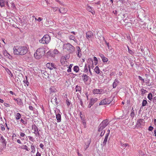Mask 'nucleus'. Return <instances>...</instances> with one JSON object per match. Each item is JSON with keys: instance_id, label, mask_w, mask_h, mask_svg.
Masks as SVG:
<instances>
[{"instance_id": "60", "label": "nucleus", "mask_w": 156, "mask_h": 156, "mask_svg": "<svg viewBox=\"0 0 156 156\" xmlns=\"http://www.w3.org/2000/svg\"><path fill=\"white\" fill-rule=\"evenodd\" d=\"M82 123H84L86 122L85 119L84 118H82V119H81Z\"/></svg>"}, {"instance_id": "30", "label": "nucleus", "mask_w": 156, "mask_h": 156, "mask_svg": "<svg viewBox=\"0 0 156 156\" xmlns=\"http://www.w3.org/2000/svg\"><path fill=\"white\" fill-rule=\"evenodd\" d=\"M0 141L3 144H5L6 145V142L3 136L1 137Z\"/></svg>"}, {"instance_id": "6", "label": "nucleus", "mask_w": 156, "mask_h": 156, "mask_svg": "<svg viewBox=\"0 0 156 156\" xmlns=\"http://www.w3.org/2000/svg\"><path fill=\"white\" fill-rule=\"evenodd\" d=\"M86 37L88 40H90L91 39L94 38V34L91 31H89L86 32Z\"/></svg>"}, {"instance_id": "33", "label": "nucleus", "mask_w": 156, "mask_h": 156, "mask_svg": "<svg viewBox=\"0 0 156 156\" xmlns=\"http://www.w3.org/2000/svg\"><path fill=\"white\" fill-rule=\"evenodd\" d=\"M94 70L95 73L97 74H98L100 73V69L99 67L98 66H96L94 68Z\"/></svg>"}, {"instance_id": "37", "label": "nucleus", "mask_w": 156, "mask_h": 156, "mask_svg": "<svg viewBox=\"0 0 156 156\" xmlns=\"http://www.w3.org/2000/svg\"><path fill=\"white\" fill-rule=\"evenodd\" d=\"M73 64H71L70 65L69 67V68L67 69V71L68 73H70L71 72V68L73 66Z\"/></svg>"}, {"instance_id": "7", "label": "nucleus", "mask_w": 156, "mask_h": 156, "mask_svg": "<svg viewBox=\"0 0 156 156\" xmlns=\"http://www.w3.org/2000/svg\"><path fill=\"white\" fill-rule=\"evenodd\" d=\"M32 129L34 131L33 133L37 136H39L40 135L38 128L35 124L32 125Z\"/></svg>"}, {"instance_id": "41", "label": "nucleus", "mask_w": 156, "mask_h": 156, "mask_svg": "<svg viewBox=\"0 0 156 156\" xmlns=\"http://www.w3.org/2000/svg\"><path fill=\"white\" fill-rule=\"evenodd\" d=\"M94 63L95 65H96L97 64L98 60L97 58L95 56L94 57Z\"/></svg>"}, {"instance_id": "8", "label": "nucleus", "mask_w": 156, "mask_h": 156, "mask_svg": "<svg viewBox=\"0 0 156 156\" xmlns=\"http://www.w3.org/2000/svg\"><path fill=\"white\" fill-rule=\"evenodd\" d=\"M111 102V100L109 98H105L102 100L99 103V105L108 104Z\"/></svg>"}, {"instance_id": "53", "label": "nucleus", "mask_w": 156, "mask_h": 156, "mask_svg": "<svg viewBox=\"0 0 156 156\" xmlns=\"http://www.w3.org/2000/svg\"><path fill=\"white\" fill-rule=\"evenodd\" d=\"M84 69V71L85 72H87L88 71L87 67L86 65L85 66Z\"/></svg>"}, {"instance_id": "48", "label": "nucleus", "mask_w": 156, "mask_h": 156, "mask_svg": "<svg viewBox=\"0 0 156 156\" xmlns=\"http://www.w3.org/2000/svg\"><path fill=\"white\" fill-rule=\"evenodd\" d=\"M0 127L1 128V129L2 131H4L5 130V128L3 125L1 124L0 125Z\"/></svg>"}, {"instance_id": "31", "label": "nucleus", "mask_w": 156, "mask_h": 156, "mask_svg": "<svg viewBox=\"0 0 156 156\" xmlns=\"http://www.w3.org/2000/svg\"><path fill=\"white\" fill-rule=\"evenodd\" d=\"M73 70L76 73H78L79 70V67L78 66H75L73 67Z\"/></svg>"}, {"instance_id": "63", "label": "nucleus", "mask_w": 156, "mask_h": 156, "mask_svg": "<svg viewBox=\"0 0 156 156\" xmlns=\"http://www.w3.org/2000/svg\"><path fill=\"white\" fill-rule=\"evenodd\" d=\"M17 142L19 144H21V142L20 139L17 140Z\"/></svg>"}, {"instance_id": "18", "label": "nucleus", "mask_w": 156, "mask_h": 156, "mask_svg": "<svg viewBox=\"0 0 156 156\" xmlns=\"http://www.w3.org/2000/svg\"><path fill=\"white\" fill-rule=\"evenodd\" d=\"M67 9L66 8H64L63 7L60 8L59 9V12L60 13H65L67 11Z\"/></svg>"}, {"instance_id": "35", "label": "nucleus", "mask_w": 156, "mask_h": 156, "mask_svg": "<svg viewBox=\"0 0 156 156\" xmlns=\"http://www.w3.org/2000/svg\"><path fill=\"white\" fill-rule=\"evenodd\" d=\"M21 117V115L20 113H17L16 115V120L19 119Z\"/></svg>"}, {"instance_id": "45", "label": "nucleus", "mask_w": 156, "mask_h": 156, "mask_svg": "<svg viewBox=\"0 0 156 156\" xmlns=\"http://www.w3.org/2000/svg\"><path fill=\"white\" fill-rule=\"evenodd\" d=\"M28 137H29V139L32 142L34 141V138L33 137L31 136H28Z\"/></svg>"}, {"instance_id": "9", "label": "nucleus", "mask_w": 156, "mask_h": 156, "mask_svg": "<svg viewBox=\"0 0 156 156\" xmlns=\"http://www.w3.org/2000/svg\"><path fill=\"white\" fill-rule=\"evenodd\" d=\"M88 68H89V72L90 73V74L91 75H92V73L91 72V71L90 69V66L91 67L92 66H93V59L91 58L89 59L88 60Z\"/></svg>"}, {"instance_id": "26", "label": "nucleus", "mask_w": 156, "mask_h": 156, "mask_svg": "<svg viewBox=\"0 0 156 156\" xmlns=\"http://www.w3.org/2000/svg\"><path fill=\"white\" fill-rule=\"evenodd\" d=\"M31 152L33 153H34L35 152V148L33 143H31Z\"/></svg>"}, {"instance_id": "36", "label": "nucleus", "mask_w": 156, "mask_h": 156, "mask_svg": "<svg viewBox=\"0 0 156 156\" xmlns=\"http://www.w3.org/2000/svg\"><path fill=\"white\" fill-rule=\"evenodd\" d=\"M76 91H80L81 90V87L79 86L76 85Z\"/></svg>"}, {"instance_id": "50", "label": "nucleus", "mask_w": 156, "mask_h": 156, "mask_svg": "<svg viewBox=\"0 0 156 156\" xmlns=\"http://www.w3.org/2000/svg\"><path fill=\"white\" fill-rule=\"evenodd\" d=\"M93 105V104H92L91 103L89 102V104L88 105V108H90Z\"/></svg>"}, {"instance_id": "1", "label": "nucleus", "mask_w": 156, "mask_h": 156, "mask_svg": "<svg viewBox=\"0 0 156 156\" xmlns=\"http://www.w3.org/2000/svg\"><path fill=\"white\" fill-rule=\"evenodd\" d=\"M13 53L15 55H23L28 51L27 47L25 46H17L13 48Z\"/></svg>"}, {"instance_id": "4", "label": "nucleus", "mask_w": 156, "mask_h": 156, "mask_svg": "<svg viewBox=\"0 0 156 156\" xmlns=\"http://www.w3.org/2000/svg\"><path fill=\"white\" fill-rule=\"evenodd\" d=\"M50 41L51 37L50 36L46 34L39 41V42L43 44H47L49 43Z\"/></svg>"}, {"instance_id": "28", "label": "nucleus", "mask_w": 156, "mask_h": 156, "mask_svg": "<svg viewBox=\"0 0 156 156\" xmlns=\"http://www.w3.org/2000/svg\"><path fill=\"white\" fill-rule=\"evenodd\" d=\"M14 99L16 101L17 103L19 105H21L22 104V101L19 98H14Z\"/></svg>"}, {"instance_id": "14", "label": "nucleus", "mask_w": 156, "mask_h": 156, "mask_svg": "<svg viewBox=\"0 0 156 156\" xmlns=\"http://www.w3.org/2000/svg\"><path fill=\"white\" fill-rule=\"evenodd\" d=\"M144 123V120L142 119H138L136 123V126L138 127H140L141 125H143Z\"/></svg>"}, {"instance_id": "22", "label": "nucleus", "mask_w": 156, "mask_h": 156, "mask_svg": "<svg viewBox=\"0 0 156 156\" xmlns=\"http://www.w3.org/2000/svg\"><path fill=\"white\" fill-rule=\"evenodd\" d=\"M119 83V81L117 79H115L113 83V87L115 88L116 87L117 84Z\"/></svg>"}, {"instance_id": "43", "label": "nucleus", "mask_w": 156, "mask_h": 156, "mask_svg": "<svg viewBox=\"0 0 156 156\" xmlns=\"http://www.w3.org/2000/svg\"><path fill=\"white\" fill-rule=\"evenodd\" d=\"M69 38L70 40H72L74 41L76 40L75 37L72 35H70L69 37Z\"/></svg>"}, {"instance_id": "52", "label": "nucleus", "mask_w": 156, "mask_h": 156, "mask_svg": "<svg viewBox=\"0 0 156 156\" xmlns=\"http://www.w3.org/2000/svg\"><path fill=\"white\" fill-rule=\"evenodd\" d=\"M130 115L132 117H134V113L133 110V111H132V112L130 114Z\"/></svg>"}, {"instance_id": "38", "label": "nucleus", "mask_w": 156, "mask_h": 156, "mask_svg": "<svg viewBox=\"0 0 156 156\" xmlns=\"http://www.w3.org/2000/svg\"><path fill=\"white\" fill-rule=\"evenodd\" d=\"M147 98L149 100H151L152 98V94L151 93H149L148 95Z\"/></svg>"}, {"instance_id": "56", "label": "nucleus", "mask_w": 156, "mask_h": 156, "mask_svg": "<svg viewBox=\"0 0 156 156\" xmlns=\"http://www.w3.org/2000/svg\"><path fill=\"white\" fill-rule=\"evenodd\" d=\"M153 127L151 126H150L148 128V130L149 131H152L153 129Z\"/></svg>"}, {"instance_id": "17", "label": "nucleus", "mask_w": 156, "mask_h": 156, "mask_svg": "<svg viewBox=\"0 0 156 156\" xmlns=\"http://www.w3.org/2000/svg\"><path fill=\"white\" fill-rule=\"evenodd\" d=\"M100 56L102 59V60L104 62H107L108 61V59L105 57L104 55L102 54H100Z\"/></svg>"}, {"instance_id": "23", "label": "nucleus", "mask_w": 156, "mask_h": 156, "mask_svg": "<svg viewBox=\"0 0 156 156\" xmlns=\"http://www.w3.org/2000/svg\"><path fill=\"white\" fill-rule=\"evenodd\" d=\"M20 138L22 140H24L25 139L26 135L23 133L20 132Z\"/></svg>"}, {"instance_id": "39", "label": "nucleus", "mask_w": 156, "mask_h": 156, "mask_svg": "<svg viewBox=\"0 0 156 156\" xmlns=\"http://www.w3.org/2000/svg\"><path fill=\"white\" fill-rule=\"evenodd\" d=\"M11 7L14 9H16V8L15 3L13 2H12L11 3Z\"/></svg>"}, {"instance_id": "20", "label": "nucleus", "mask_w": 156, "mask_h": 156, "mask_svg": "<svg viewBox=\"0 0 156 156\" xmlns=\"http://www.w3.org/2000/svg\"><path fill=\"white\" fill-rule=\"evenodd\" d=\"M63 44L62 42L60 40H58L57 41V43L56 44V47L57 48H58L61 46Z\"/></svg>"}, {"instance_id": "5", "label": "nucleus", "mask_w": 156, "mask_h": 156, "mask_svg": "<svg viewBox=\"0 0 156 156\" xmlns=\"http://www.w3.org/2000/svg\"><path fill=\"white\" fill-rule=\"evenodd\" d=\"M108 120L107 119L103 120L99 126L98 131L101 132L102 131L103 129L108 125Z\"/></svg>"}, {"instance_id": "62", "label": "nucleus", "mask_w": 156, "mask_h": 156, "mask_svg": "<svg viewBox=\"0 0 156 156\" xmlns=\"http://www.w3.org/2000/svg\"><path fill=\"white\" fill-rule=\"evenodd\" d=\"M36 156H41V154L38 151L36 154Z\"/></svg>"}, {"instance_id": "49", "label": "nucleus", "mask_w": 156, "mask_h": 156, "mask_svg": "<svg viewBox=\"0 0 156 156\" xmlns=\"http://www.w3.org/2000/svg\"><path fill=\"white\" fill-rule=\"evenodd\" d=\"M138 78L141 81H142L143 83H144V79H143L141 76H139Z\"/></svg>"}, {"instance_id": "25", "label": "nucleus", "mask_w": 156, "mask_h": 156, "mask_svg": "<svg viewBox=\"0 0 156 156\" xmlns=\"http://www.w3.org/2000/svg\"><path fill=\"white\" fill-rule=\"evenodd\" d=\"M19 148L25 149L27 151H29L30 150V149L26 145H23L19 147Z\"/></svg>"}, {"instance_id": "15", "label": "nucleus", "mask_w": 156, "mask_h": 156, "mask_svg": "<svg viewBox=\"0 0 156 156\" xmlns=\"http://www.w3.org/2000/svg\"><path fill=\"white\" fill-rule=\"evenodd\" d=\"M76 49L77 51H76V55L79 58H80L82 55V53L80 48L78 46L76 47Z\"/></svg>"}, {"instance_id": "61", "label": "nucleus", "mask_w": 156, "mask_h": 156, "mask_svg": "<svg viewBox=\"0 0 156 156\" xmlns=\"http://www.w3.org/2000/svg\"><path fill=\"white\" fill-rule=\"evenodd\" d=\"M80 116L81 119H82V118H83V115H82L81 112H80Z\"/></svg>"}, {"instance_id": "13", "label": "nucleus", "mask_w": 156, "mask_h": 156, "mask_svg": "<svg viewBox=\"0 0 156 156\" xmlns=\"http://www.w3.org/2000/svg\"><path fill=\"white\" fill-rule=\"evenodd\" d=\"M3 53L6 58L10 59H12V56L6 50H4L3 51Z\"/></svg>"}, {"instance_id": "44", "label": "nucleus", "mask_w": 156, "mask_h": 156, "mask_svg": "<svg viewBox=\"0 0 156 156\" xmlns=\"http://www.w3.org/2000/svg\"><path fill=\"white\" fill-rule=\"evenodd\" d=\"M127 47H128V51H129V52L131 54V55H133V53H134V52H133V51H132L129 48V47L128 46H127Z\"/></svg>"}, {"instance_id": "2", "label": "nucleus", "mask_w": 156, "mask_h": 156, "mask_svg": "<svg viewBox=\"0 0 156 156\" xmlns=\"http://www.w3.org/2000/svg\"><path fill=\"white\" fill-rule=\"evenodd\" d=\"M45 53L44 48L43 47L38 48L34 55L35 59L37 60L40 59Z\"/></svg>"}, {"instance_id": "19", "label": "nucleus", "mask_w": 156, "mask_h": 156, "mask_svg": "<svg viewBox=\"0 0 156 156\" xmlns=\"http://www.w3.org/2000/svg\"><path fill=\"white\" fill-rule=\"evenodd\" d=\"M87 142L85 143L86 147H85V150H86L89 146V145L90 143L91 139L90 138H88L87 139Z\"/></svg>"}, {"instance_id": "3", "label": "nucleus", "mask_w": 156, "mask_h": 156, "mask_svg": "<svg viewBox=\"0 0 156 156\" xmlns=\"http://www.w3.org/2000/svg\"><path fill=\"white\" fill-rule=\"evenodd\" d=\"M63 49H66L69 53H72L75 50V48L70 44L68 43L63 45Z\"/></svg>"}, {"instance_id": "64", "label": "nucleus", "mask_w": 156, "mask_h": 156, "mask_svg": "<svg viewBox=\"0 0 156 156\" xmlns=\"http://www.w3.org/2000/svg\"><path fill=\"white\" fill-rule=\"evenodd\" d=\"M120 1H121V3L122 4H124L126 2L125 0H120Z\"/></svg>"}, {"instance_id": "47", "label": "nucleus", "mask_w": 156, "mask_h": 156, "mask_svg": "<svg viewBox=\"0 0 156 156\" xmlns=\"http://www.w3.org/2000/svg\"><path fill=\"white\" fill-rule=\"evenodd\" d=\"M23 82L25 83L27 85V86H28L29 83L27 79L25 80H24Z\"/></svg>"}, {"instance_id": "21", "label": "nucleus", "mask_w": 156, "mask_h": 156, "mask_svg": "<svg viewBox=\"0 0 156 156\" xmlns=\"http://www.w3.org/2000/svg\"><path fill=\"white\" fill-rule=\"evenodd\" d=\"M98 99L97 98H91L90 99V102L94 105V103L97 101Z\"/></svg>"}, {"instance_id": "34", "label": "nucleus", "mask_w": 156, "mask_h": 156, "mask_svg": "<svg viewBox=\"0 0 156 156\" xmlns=\"http://www.w3.org/2000/svg\"><path fill=\"white\" fill-rule=\"evenodd\" d=\"M139 154L140 156H149V155L147 154L146 153L143 152L141 151L139 152Z\"/></svg>"}, {"instance_id": "46", "label": "nucleus", "mask_w": 156, "mask_h": 156, "mask_svg": "<svg viewBox=\"0 0 156 156\" xmlns=\"http://www.w3.org/2000/svg\"><path fill=\"white\" fill-rule=\"evenodd\" d=\"M58 7H52V10L53 12H55L58 10Z\"/></svg>"}, {"instance_id": "24", "label": "nucleus", "mask_w": 156, "mask_h": 156, "mask_svg": "<svg viewBox=\"0 0 156 156\" xmlns=\"http://www.w3.org/2000/svg\"><path fill=\"white\" fill-rule=\"evenodd\" d=\"M87 9L88 11L89 12H91L93 14H95V12L93 11L92 9V8L90 6H87Z\"/></svg>"}, {"instance_id": "51", "label": "nucleus", "mask_w": 156, "mask_h": 156, "mask_svg": "<svg viewBox=\"0 0 156 156\" xmlns=\"http://www.w3.org/2000/svg\"><path fill=\"white\" fill-rule=\"evenodd\" d=\"M93 105V104H92L91 103L89 102V104L88 105V108H90Z\"/></svg>"}, {"instance_id": "27", "label": "nucleus", "mask_w": 156, "mask_h": 156, "mask_svg": "<svg viewBox=\"0 0 156 156\" xmlns=\"http://www.w3.org/2000/svg\"><path fill=\"white\" fill-rule=\"evenodd\" d=\"M56 118L58 122H59L61 121V115L60 114L58 113L56 115Z\"/></svg>"}, {"instance_id": "58", "label": "nucleus", "mask_w": 156, "mask_h": 156, "mask_svg": "<svg viewBox=\"0 0 156 156\" xmlns=\"http://www.w3.org/2000/svg\"><path fill=\"white\" fill-rule=\"evenodd\" d=\"M6 1H5V3L6 4V5L8 6V7H9V5L8 4V0H5Z\"/></svg>"}, {"instance_id": "42", "label": "nucleus", "mask_w": 156, "mask_h": 156, "mask_svg": "<svg viewBox=\"0 0 156 156\" xmlns=\"http://www.w3.org/2000/svg\"><path fill=\"white\" fill-rule=\"evenodd\" d=\"M24 59H25L27 61H29L30 60V58L29 57V56H27V55H25L24 57Z\"/></svg>"}, {"instance_id": "29", "label": "nucleus", "mask_w": 156, "mask_h": 156, "mask_svg": "<svg viewBox=\"0 0 156 156\" xmlns=\"http://www.w3.org/2000/svg\"><path fill=\"white\" fill-rule=\"evenodd\" d=\"M108 134H106L105 135V138L103 142L104 145H105L108 139Z\"/></svg>"}, {"instance_id": "32", "label": "nucleus", "mask_w": 156, "mask_h": 156, "mask_svg": "<svg viewBox=\"0 0 156 156\" xmlns=\"http://www.w3.org/2000/svg\"><path fill=\"white\" fill-rule=\"evenodd\" d=\"M5 0H0V6L1 7L5 6Z\"/></svg>"}, {"instance_id": "54", "label": "nucleus", "mask_w": 156, "mask_h": 156, "mask_svg": "<svg viewBox=\"0 0 156 156\" xmlns=\"http://www.w3.org/2000/svg\"><path fill=\"white\" fill-rule=\"evenodd\" d=\"M101 131V133L100 135L101 136H102L104 134V133H105V130H102Z\"/></svg>"}, {"instance_id": "12", "label": "nucleus", "mask_w": 156, "mask_h": 156, "mask_svg": "<svg viewBox=\"0 0 156 156\" xmlns=\"http://www.w3.org/2000/svg\"><path fill=\"white\" fill-rule=\"evenodd\" d=\"M103 92V90L101 89H95L93 90V93L94 94H102Z\"/></svg>"}, {"instance_id": "57", "label": "nucleus", "mask_w": 156, "mask_h": 156, "mask_svg": "<svg viewBox=\"0 0 156 156\" xmlns=\"http://www.w3.org/2000/svg\"><path fill=\"white\" fill-rule=\"evenodd\" d=\"M43 20V19L41 17H39L37 19V21L39 22H40Z\"/></svg>"}, {"instance_id": "55", "label": "nucleus", "mask_w": 156, "mask_h": 156, "mask_svg": "<svg viewBox=\"0 0 156 156\" xmlns=\"http://www.w3.org/2000/svg\"><path fill=\"white\" fill-rule=\"evenodd\" d=\"M128 144H127V143L124 144L122 145V146L123 147H126L127 146H128Z\"/></svg>"}, {"instance_id": "59", "label": "nucleus", "mask_w": 156, "mask_h": 156, "mask_svg": "<svg viewBox=\"0 0 156 156\" xmlns=\"http://www.w3.org/2000/svg\"><path fill=\"white\" fill-rule=\"evenodd\" d=\"M29 108L30 110H33L34 108L32 106H29Z\"/></svg>"}, {"instance_id": "10", "label": "nucleus", "mask_w": 156, "mask_h": 156, "mask_svg": "<svg viewBox=\"0 0 156 156\" xmlns=\"http://www.w3.org/2000/svg\"><path fill=\"white\" fill-rule=\"evenodd\" d=\"M46 66L51 70L55 68V65L52 63H47L46 65Z\"/></svg>"}, {"instance_id": "11", "label": "nucleus", "mask_w": 156, "mask_h": 156, "mask_svg": "<svg viewBox=\"0 0 156 156\" xmlns=\"http://www.w3.org/2000/svg\"><path fill=\"white\" fill-rule=\"evenodd\" d=\"M58 51L56 49H55L54 51L51 52L50 51L48 52V54H51V57H55V55L58 53Z\"/></svg>"}, {"instance_id": "16", "label": "nucleus", "mask_w": 156, "mask_h": 156, "mask_svg": "<svg viewBox=\"0 0 156 156\" xmlns=\"http://www.w3.org/2000/svg\"><path fill=\"white\" fill-rule=\"evenodd\" d=\"M83 80L84 83L86 82L89 79V77L87 75L83 74L82 76Z\"/></svg>"}, {"instance_id": "40", "label": "nucleus", "mask_w": 156, "mask_h": 156, "mask_svg": "<svg viewBox=\"0 0 156 156\" xmlns=\"http://www.w3.org/2000/svg\"><path fill=\"white\" fill-rule=\"evenodd\" d=\"M147 103V102L146 100H144L142 103V105L143 106H146Z\"/></svg>"}]
</instances>
